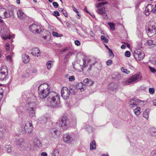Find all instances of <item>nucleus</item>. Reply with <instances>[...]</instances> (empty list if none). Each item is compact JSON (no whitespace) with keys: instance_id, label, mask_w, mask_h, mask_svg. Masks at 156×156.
<instances>
[{"instance_id":"obj_1","label":"nucleus","mask_w":156,"mask_h":156,"mask_svg":"<svg viewBox=\"0 0 156 156\" xmlns=\"http://www.w3.org/2000/svg\"><path fill=\"white\" fill-rule=\"evenodd\" d=\"M50 87L47 83L41 84L38 87V95L41 99L48 98V105L51 107L58 108L60 103L59 95L55 92H50Z\"/></svg>"},{"instance_id":"obj_2","label":"nucleus","mask_w":156,"mask_h":156,"mask_svg":"<svg viewBox=\"0 0 156 156\" xmlns=\"http://www.w3.org/2000/svg\"><path fill=\"white\" fill-rule=\"evenodd\" d=\"M33 127L32 124L30 121H27L24 125L21 126L19 132L21 134H25L27 133H30L32 131Z\"/></svg>"},{"instance_id":"obj_3","label":"nucleus","mask_w":156,"mask_h":156,"mask_svg":"<svg viewBox=\"0 0 156 156\" xmlns=\"http://www.w3.org/2000/svg\"><path fill=\"white\" fill-rule=\"evenodd\" d=\"M141 79V76L140 74H136L130 76L126 81L123 82L124 85H128L131 83H136Z\"/></svg>"},{"instance_id":"obj_4","label":"nucleus","mask_w":156,"mask_h":156,"mask_svg":"<svg viewBox=\"0 0 156 156\" xmlns=\"http://www.w3.org/2000/svg\"><path fill=\"white\" fill-rule=\"evenodd\" d=\"M60 124L63 129L65 130L70 127L71 123L69 120L65 115L62 117Z\"/></svg>"},{"instance_id":"obj_5","label":"nucleus","mask_w":156,"mask_h":156,"mask_svg":"<svg viewBox=\"0 0 156 156\" xmlns=\"http://www.w3.org/2000/svg\"><path fill=\"white\" fill-rule=\"evenodd\" d=\"M35 107L36 104L34 102H31L28 104L27 110L29 113V115L31 118H33L35 116V110L34 109Z\"/></svg>"},{"instance_id":"obj_6","label":"nucleus","mask_w":156,"mask_h":156,"mask_svg":"<svg viewBox=\"0 0 156 156\" xmlns=\"http://www.w3.org/2000/svg\"><path fill=\"white\" fill-rule=\"evenodd\" d=\"M145 101H141L136 98L130 100L129 101V106L131 108L136 107L139 105H141L144 103Z\"/></svg>"},{"instance_id":"obj_7","label":"nucleus","mask_w":156,"mask_h":156,"mask_svg":"<svg viewBox=\"0 0 156 156\" xmlns=\"http://www.w3.org/2000/svg\"><path fill=\"white\" fill-rule=\"evenodd\" d=\"M146 29L148 36L151 37L156 33V24L150 25Z\"/></svg>"},{"instance_id":"obj_8","label":"nucleus","mask_w":156,"mask_h":156,"mask_svg":"<svg viewBox=\"0 0 156 156\" xmlns=\"http://www.w3.org/2000/svg\"><path fill=\"white\" fill-rule=\"evenodd\" d=\"M133 56L136 60H141L144 58L145 55L142 50L139 49L134 51Z\"/></svg>"},{"instance_id":"obj_9","label":"nucleus","mask_w":156,"mask_h":156,"mask_svg":"<svg viewBox=\"0 0 156 156\" xmlns=\"http://www.w3.org/2000/svg\"><path fill=\"white\" fill-rule=\"evenodd\" d=\"M60 132L56 128H52L49 131V135L51 137L57 138L59 136Z\"/></svg>"},{"instance_id":"obj_10","label":"nucleus","mask_w":156,"mask_h":156,"mask_svg":"<svg viewBox=\"0 0 156 156\" xmlns=\"http://www.w3.org/2000/svg\"><path fill=\"white\" fill-rule=\"evenodd\" d=\"M7 67L6 66H3L0 70V80H4L5 79L8 74Z\"/></svg>"},{"instance_id":"obj_11","label":"nucleus","mask_w":156,"mask_h":156,"mask_svg":"<svg viewBox=\"0 0 156 156\" xmlns=\"http://www.w3.org/2000/svg\"><path fill=\"white\" fill-rule=\"evenodd\" d=\"M29 30L35 34L39 33L41 31L40 26L35 24H33L29 27Z\"/></svg>"},{"instance_id":"obj_12","label":"nucleus","mask_w":156,"mask_h":156,"mask_svg":"<svg viewBox=\"0 0 156 156\" xmlns=\"http://www.w3.org/2000/svg\"><path fill=\"white\" fill-rule=\"evenodd\" d=\"M3 12L5 18H8L10 17L14 18L13 12L12 11L6 10L4 8L0 9V14Z\"/></svg>"},{"instance_id":"obj_13","label":"nucleus","mask_w":156,"mask_h":156,"mask_svg":"<svg viewBox=\"0 0 156 156\" xmlns=\"http://www.w3.org/2000/svg\"><path fill=\"white\" fill-rule=\"evenodd\" d=\"M70 94V92L66 87H63L62 88L61 91V95L64 99L66 100L68 99Z\"/></svg>"},{"instance_id":"obj_14","label":"nucleus","mask_w":156,"mask_h":156,"mask_svg":"<svg viewBox=\"0 0 156 156\" xmlns=\"http://www.w3.org/2000/svg\"><path fill=\"white\" fill-rule=\"evenodd\" d=\"M76 88L77 90H80L81 91H83L86 89V86L84 85L82 82L77 83L76 86Z\"/></svg>"},{"instance_id":"obj_15","label":"nucleus","mask_w":156,"mask_h":156,"mask_svg":"<svg viewBox=\"0 0 156 156\" xmlns=\"http://www.w3.org/2000/svg\"><path fill=\"white\" fill-rule=\"evenodd\" d=\"M31 54L33 55L38 57L41 54L40 51L38 48H35L32 49Z\"/></svg>"},{"instance_id":"obj_16","label":"nucleus","mask_w":156,"mask_h":156,"mask_svg":"<svg viewBox=\"0 0 156 156\" xmlns=\"http://www.w3.org/2000/svg\"><path fill=\"white\" fill-rule=\"evenodd\" d=\"M63 139L65 142L69 143L71 142L72 140V137L70 135L68 134H66L64 135Z\"/></svg>"},{"instance_id":"obj_17","label":"nucleus","mask_w":156,"mask_h":156,"mask_svg":"<svg viewBox=\"0 0 156 156\" xmlns=\"http://www.w3.org/2000/svg\"><path fill=\"white\" fill-rule=\"evenodd\" d=\"M83 64L82 65L83 67H86L88 64L90 65V63L92 62V59H90V58L85 57L83 59Z\"/></svg>"},{"instance_id":"obj_18","label":"nucleus","mask_w":156,"mask_h":156,"mask_svg":"<svg viewBox=\"0 0 156 156\" xmlns=\"http://www.w3.org/2000/svg\"><path fill=\"white\" fill-rule=\"evenodd\" d=\"M97 12L103 16L104 18H106L107 15L105 12V9L104 7L99 9L97 11Z\"/></svg>"},{"instance_id":"obj_19","label":"nucleus","mask_w":156,"mask_h":156,"mask_svg":"<svg viewBox=\"0 0 156 156\" xmlns=\"http://www.w3.org/2000/svg\"><path fill=\"white\" fill-rule=\"evenodd\" d=\"M118 87V84L115 83H112L109 85V89L113 91L115 90Z\"/></svg>"},{"instance_id":"obj_20","label":"nucleus","mask_w":156,"mask_h":156,"mask_svg":"<svg viewBox=\"0 0 156 156\" xmlns=\"http://www.w3.org/2000/svg\"><path fill=\"white\" fill-rule=\"evenodd\" d=\"M10 36L9 34V31L5 30L2 34V39L6 40L7 39H10Z\"/></svg>"},{"instance_id":"obj_21","label":"nucleus","mask_w":156,"mask_h":156,"mask_svg":"<svg viewBox=\"0 0 156 156\" xmlns=\"http://www.w3.org/2000/svg\"><path fill=\"white\" fill-rule=\"evenodd\" d=\"M22 59L23 62L27 63L29 61L30 58L28 55L25 54L22 55Z\"/></svg>"},{"instance_id":"obj_22","label":"nucleus","mask_w":156,"mask_h":156,"mask_svg":"<svg viewBox=\"0 0 156 156\" xmlns=\"http://www.w3.org/2000/svg\"><path fill=\"white\" fill-rule=\"evenodd\" d=\"M83 82L84 83H85V84L84 85H85V86H91L92 85L93 83V82L90 79H89L88 78L85 79L83 80Z\"/></svg>"},{"instance_id":"obj_23","label":"nucleus","mask_w":156,"mask_h":156,"mask_svg":"<svg viewBox=\"0 0 156 156\" xmlns=\"http://www.w3.org/2000/svg\"><path fill=\"white\" fill-rule=\"evenodd\" d=\"M18 17L20 19H23L25 18V15L21 10H19L17 12Z\"/></svg>"},{"instance_id":"obj_24","label":"nucleus","mask_w":156,"mask_h":156,"mask_svg":"<svg viewBox=\"0 0 156 156\" xmlns=\"http://www.w3.org/2000/svg\"><path fill=\"white\" fill-rule=\"evenodd\" d=\"M34 145L37 147H41L42 146L41 143L38 138H35L34 139Z\"/></svg>"},{"instance_id":"obj_25","label":"nucleus","mask_w":156,"mask_h":156,"mask_svg":"<svg viewBox=\"0 0 156 156\" xmlns=\"http://www.w3.org/2000/svg\"><path fill=\"white\" fill-rule=\"evenodd\" d=\"M17 144L20 145V147H23V144H25V141L23 139L20 138L16 140Z\"/></svg>"},{"instance_id":"obj_26","label":"nucleus","mask_w":156,"mask_h":156,"mask_svg":"<svg viewBox=\"0 0 156 156\" xmlns=\"http://www.w3.org/2000/svg\"><path fill=\"white\" fill-rule=\"evenodd\" d=\"M149 62L154 65L156 64V56L153 55L149 60Z\"/></svg>"},{"instance_id":"obj_27","label":"nucleus","mask_w":156,"mask_h":156,"mask_svg":"<svg viewBox=\"0 0 156 156\" xmlns=\"http://www.w3.org/2000/svg\"><path fill=\"white\" fill-rule=\"evenodd\" d=\"M150 110L148 109H147L144 112L143 116L146 119H148V115L149 114Z\"/></svg>"},{"instance_id":"obj_28","label":"nucleus","mask_w":156,"mask_h":156,"mask_svg":"<svg viewBox=\"0 0 156 156\" xmlns=\"http://www.w3.org/2000/svg\"><path fill=\"white\" fill-rule=\"evenodd\" d=\"M90 149L92 150L93 149H95L96 148V142L94 140H93L90 143Z\"/></svg>"},{"instance_id":"obj_29","label":"nucleus","mask_w":156,"mask_h":156,"mask_svg":"<svg viewBox=\"0 0 156 156\" xmlns=\"http://www.w3.org/2000/svg\"><path fill=\"white\" fill-rule=\"evenodd\" d=\"M135 114L137 116L140 113V107H137L133 110Z\"/></svg>"},{"instance_id":"obj_30","label":"nucleus","mask_w":156,"mask_h":156,"mask_svg":"<svg viewBox=\"0 0 156 156\" xmlns=\"http://www.w3.org/2000/svg\"><path fill=\"white\" fill-rule=\"evenodd\" d=\"M30 144L29 143H26L25 142V144H23V149H25L26 150H28L29 149Z\"/></svg>"},{"instance_id":"obj_31","label":"nucleus","mask_w":156,"mask_h":156,"mask_svg":"<svg viewBox=\"0 0 156 156\" xmlns=\"http://www.w3.org/2000/svg\"><path fill=\"white\" fill-rule=\"evenodd\" d=\"M58 10L59 11L61 12L65 17H68V14L67 12L63 9L58 8Z\"/></svg>"},{"instance_id":"obj_32","label":"nucleus","mask_w":156,"mask_h":156,"mask_svg":"<svg viewBox=\"0 0 156 156\" xmlns=\"http://www.w3.org/2000/svg\"><path fill=\"white\" fill-rule=\"evenodd\" d=\"M72 54L73 52H69L68 54H67L65 57L64 58V61H67Z\"/></svg>"},{"instance_id":"obj_33","label":"nucleus","mask_w":156,"mask_h":156,"mask_svg":"<svg viewBox=\"0 0 156 156\" xmlns=\"http://www.w3.org/2000/svg\"><path fill=\"white\" fill-rule=\"evenodd\" d=\"M59 154V151L58 150H54L51 153V156H58Z\"/></svg>"},{"instance_id":"obj_34","label":"nucleus","mask_w":156,"mask_h":156,"mask_svg":"<svg viewBox=\"0 0 156 156\" xmlns=\"http://www.w3.org/2000/svg\"><path fill=\"white\" fill-rule=\"evenodd\" d=\"M93 60H94V62H92L90 64V67L88 69V70H90L92 69V65H94L97 62L96 59L94 58H92V61Z\"/></svg>"},{"instance_id":"obj_35","label":"nucleus","mask_w":156,"mask_h":156,"mask_svg":"<svg viewBox=\"0 0 156 156\" xmlns=\"http://www.w3.org/2000/svg\"><path fill=\"white\" fill-rule=\"evenodd\" d=\"M52 63V62L51 60L48 61L47 62V68L48 69H51Z\"/></svg>"},{"instance_id":"obj_36","label":"nucleus","mask_w":156,"mask_h":156,"mask_svg":"<svg viewBox=\"0 0 156 156\" xmlns=\"http://www.w3.org/2000/svg\"><path fill=\"white\" fill-rule=\"evenodd\" d=\"M5 148L7 149V151L8 153H10L11 152V146L10 145H6L5 146Z\"/></svg>"},{"instance_id":"obj_37","label":"nucleus","mask_w":156,"mask_h":156,"mask_svg":"<svg viewBox=\"0 0 156 156\" xmlns=\"http://www.w3.org/2000/svg\"><path fill=\"white\" fill-rule=\"evenodd\" d=\"M101 39L103 42L107 43L108 42V40L103 35H102L101 37Z\"/></svg>"},{"instance_id":"obj_38","label":"nucleus","mask_w":156,"mask_h":156,"mask_svg":"<svg viewBox=\"0 0 156 156\" xmlns=\"http://www.w3.org/2000/svg\"><path fill=\"white\" fill-rule=\"evenodd\" d=\"M108 25H109L110 27V29L112 30H114L115 29V25L114 24L110 22L108 23Z\"/></svg>"},{"instance_id":"obj_39","label":"nucleus","mask_w":156,"mask_h":156,"mask_svg":"<svg viewBox=\"0 0 156 156\" xmlns=\"http://www.w3.org/2000/svg\"><path fill=\"white\" fill-rule=\"evenodd\" d=\"M76 89L75 88H70L69 90L70 93L72 94H75L76 92Z\"/></svg>"},{"instance_id":"obj_40","label":"nucleus","mask_w":156,"mask_h":156,"mask_svg":"<svg viewBox=\"0 0 156 156\" xmlns=\"http://www.w3.org/2000/svg\"><path fill=\"white\" fill-rule=\"evenodd\" d=\"M121 70L122 72L126 74H129L130 73L129 71L127 69H125L123 67H122L121 68Z\"/></svg>"},{"instance_id":"obj_41","label":"nucleus","mask_w":156,"mask_h":156,"mask_svg":"<svg viewBox=\"0 0 156 156\" xmlns=\"http://www.w3.org/2000/svg\"><path fill=\"white\" fill-rule=\"evenodd\" d=\"M47 120V118H46L44 117H43L40 119V121H41V123H44L46 122Z\"/></svg>"},{"instance_id":"obj_42","label":"nucleus","mask_w":156,"mask_h":156,"mask_svg":"<svg viewBox=\"0 0 156 156\" xmlns=\"http://www.w3.org/2000/svg\"><path fill=\"white\" fill-rule=\"evenodd\" d=\"M109 57L113 58L114 57V54L111 49H109Z\"/></svg>"},{"instance_id":"obj_43","label":"nucleus","mask_w":156,"mask_h":156,"mask_svg":"<svg viewBox=\"0 0 156 156\" xmlns=\"http://www.w3.org/2000/svg\"><path fill=\"white\" fill-rule=\"evenodd\" d=\"M149 93L151 94H153L154 93L155 89L153 87L149 88Z\"/></svg>"},{"instance_id":"obj_44","label":"nucleus","mask_w":156,"mask_h":156,"mask_svg":"<svg viewBox=\"0 0 156 156\" xmlns=\"http://www.w3.org/2000/svg\"><path fill=\"white\" fill-rule=\"evenodd\" d=\"M52 34L54 36L56 37H60L62 36V34H58L57 32H55V31L53 32Z\"/></svg>"},{"instance_id":"obj_45","label":"nucleus","mask_w":156,"mask_h":156,"mask_svg":"<svg viewBox=\"0 0 156 156\" xmlns=\"http://www.w3.org/2000/svg\"><path fill=\"white\" fill-rule=\"evenodd\" d=\"M147 43L148 45L151 46V45H154V44H153V41L152 40H149L147 42Z\"/></svg>"},{"instance_id":"obj_46","label":"nucleus","mask_w":156,"mask_h":156,"mask_svg":"<svg viewBox=\"0 0 156 156\" xmlns=\"http://www.w3.org/2000/svg\"><path fill=\"white\" fill-rule=\"evenodd\" d=\"M72 8H73V10L74 11H75L76 13L78 14L77 15L79 16V17L78 18V19L80 18V16H79V15L78 14L79 12H78V11H77V9L74 6H73L72 7Z\"/></svg>"},{"instance_id":"obj_47","label":"nucleus","mask_w":156,"mask_h":156,"mask_svg":"<svg viewBox=\"0 0 156 156\" xmlns=\"http://www.w3.org/2000/svg\"><path fill=\"white\" fill-rule=\"evenodd\" d=\"M125 55L126 57H129L130 55V52L129 51H126L125 52Z\"/></svg>"},{"instance_id":"obj_48","label":"nucleus","mask_w":156,"mask_h":156,"mask_svg":"<svg viewBox=\"0 0 156 156\" xmlns=\"http://www.w3.org/2000/svg\"><path fill=\"white\" fill-rule=\"evenodd\" d=\"M53 15L56 17L59 16L60 15L59 12L57 11L54 12Z\"/></svg>"},{"instance_id":"obj_49","label":"nucleus","mask_w":156,"mask_h":156,"mask_svg":"<svg viewBox=\"0 0 156 156\" xmlns=\"http://www.w3.org/2000/svg\"><path fill=\"white\" fill-rule=\"evenodd\" d=\"M52 5L55 8H57L59 5L57 2H54L52 3Z\"/></svg>"},{"instance_id":"obj_50","label":"nucleus","mask_w":156,"mask_h":156,"mask_svg":"<svg viewBox=\"0 0 156 156\" xmlns=\"http://www.w3.org/2000/svg\"><path fill=\"white\" fill-rule=\"evenodd\" d=\"M107 2H102L101 3H99L98 4V7L104 5Z\"/></svg>"},{"instance_id":"obj_51","label":"nucleus","mask_w":156,"mask_h":156,"mask_svg":"<svg viewBox=\"0 0 156 156\" xmlns=\"http://www.w3.org/2000/svg\"><path fill=\"white\" fill-rule=\"evenodd\" d=\"M75 80V77L74 76H70L69 78V80L70 81H73Z\"/></svg>"},{"instance_id":"obj_52","label":"nucleus","mask_w":156,"mask_h":156,"mask_svg":"<svg viewBox=\"0 0 156 156\" xmlns=\"http://www.w3.org/2000/svg\"><path fill=\"white\" fill-rule=\"evenodd\" d=\"M150 71L153 73H154L156 72V69L153 68H152L150 66H149Z\"/></svg>"},{"instance_id":"obj_53","label":"nucleus","mask_w":156,"mask_h":156,"mask_svg":"<svg viewBox=\"0 0 156 156\" xmlns=\"http://www.w3.org/2000/svg\"><path fill=\"white\" fill-rule=\"evenodd\" d=\"M106 64L108 66L111 65L112 64V60L110 59L108 60L107 61Z\"/></svg>"},{"instance_id":"obj_54","label":"nucleus","mask_w":156,"mask_h":156,"mask_svg":"<svg viewBox=\"0 0 156 156\" xmlns=\"http://www.w3.org/2000/svg\"><path fill=\"white\" fill-rule=\"evenodd\" d=\"M12 56L10 55H9L7 56V59L9 61V62H12Z\"/></svg>"},{"instance_id":"obj_55","label":"nucleus","mask_w":156,"mask_h":156,"mask_svg":"<svg viewBox=\"0 0 156 156\" xmlns=\"http://www.w3.org/2000/svg\"><path fill=\"white\" fill-rule=\"evenodd\" d=\"M149 5H148V6L145 8V11H147L148 12H150L151 11V9L150 10L149 9Z\"/></svg>"},{"instance_id":"obj_56","label":"nucleus","mask_w":156,"mask_h":156,"mask_svg":"<svg viewBox=\"0 0 156 156\" xmlns=\"http://www.w3.org/2000/svg\"><path fill=\"white\" fill-rule=\"evenodd\" d=\"M75 44L77 46H79L80 44V42L78 40H76L75 41Z\"/></svg>"},{"instance_id":"obj_57","label":"nucleus","mask_w":156,"mask_h":156,"mask_svg":"<svg viewBox=\"0 0 156 156\" xmlns=\"http://www.w3.org/2000/svg\"><path fill=\"white\" fill-rule=\"evenodd\" d=\"M6 49L7 51H8L9 49V46L8 43H7L5 44Z\"/></svg>"},{"instance_id":"obj_58","label":"nucleus","mask_w":156,"mask_h":156,"mask_svg":"<svg viewBox=\"0 0 156 156\" xmlns=\"http://www.w3.org/2000/svg\"><path fill=\"white\" fill-rule=\"evenodd\" d=\"M41 156H47V154L46 152H43L41 154Z\"/></svg>"},{"instance_id":"obj_59","label":"nucleus","mask_w":156,"mask_h":156,"mask_svg":"<svg viewBox=\"0 0 156 156\" xmlns=\"http://www.w3.org/2000/svg\"><path fill=\"white\" fill-rule=\"evenodd\" d=\"M30 151H33L34 150V147L33 146L31 145L30 144V146L29 149Z\"/></svg>"},{"instance_id":"obj_60","label":"nucleus","mask_w":156,"mask_h":156,"mask_svg":"<svg viewBox=\"0 0 156 156\" xmlns=\"http://www.w3.org/2000/svg\"><path fill=\"white\" fill-rule=\"evenodd\" d=\"M90 35L92 37H94V33L92 32V31L91 30L90 32Z\"/></svg>"},{"instance_id":"obj_61","label":"nucleus","mask_w":156,"mask_h":156,"mask_svg":"<svg viewBox=\"0 0 156 156\" xmlns=\"http://www.w3.org/2000/svg\"><path fill=\"white\" fill-rule=\"evenodd\" d=\"M151 154L152 156H156V150L155 151H153L151 152Z\"/></svg>"},{"instance_id":"obj_62","label":"nucleus","mask_w":156,"mask_h":156,"mask_svg":"<svg viewBox=\"0 0 156 156\" xmlns=\"http://www.w3.org/2000/svg\"><path fill=\"white\" fill-rule=\"evenodd\" d=\"M12 154L16 156H21V155L19 153H15L14 154Z\"/></svg>"},{"instance_id":"obj_63","label":"nucleus","mask_w":156,"mask_h":156,"mask_svg":"<svg viewBox=\"0 0 156 156\" xmlns=\"http://www.w3.org/2000/svg\"><path fill=\"white\" fill-rule=\"evenodd\" d=\"M129 67H130L131 69H134V66H132V65H131V64H129Z\"/></svg>"},{"instance_id":"obj_64","label":"nucleus","mask_w":156,"mask_h":156,"mask_svg":"<svg viewBox=\"0 0 156 156\" xmlns=\"http://www.w3.org/2000/svg\"><path fill=\"white\" fill-rule=\"evenodd\" d=\"M153 103L154 105L156 106V99H154L153 101Z\"/></svg>"}]
</instances>
